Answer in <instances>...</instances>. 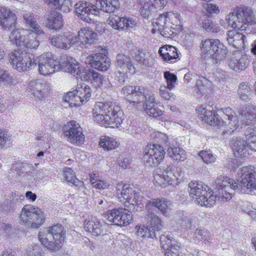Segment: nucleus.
<instances>
[{
    "label": "nucleus",
    "instance_id": "nucleus-31",
    "mask_svg": "<svg viewBox=\"0 0 256 256\" xmlns=\"http://www.w3.org/2000/svg\"><path fill=\"white\" fill-rule=\"evenodd\" d=\"M250 64L248 56L241 52H235L230 58L228 66L232 70L235 71L244 70Z\"/></svg>",
    "mask_w": 256,
    "mask_h": 256
},
{
    "label": "nucleus",
    "instance_id": "nucleus-7",
    "mask_svg": "<svg viewBox=\"0 0 256 256\" xmlns=\"http://www.w3.org/2000/svg\"><path fill=\"white\" fill-rule=\"evenodd\" d=\"M228 26L234 29L244 30L249 25L256 24V18L252 9L246 6L236 7L226 16Z\"/></svg>",
    "mask_w": 256,
    "mask_h": 256
},
{
    "label": "nucleus",
    "instance_id": "nucleus-36",
    "mask_svg": "<svg viewBox=\"0 0 256 256\" xmlns=\"http://www.w3.org/2000/svg\"><path fill=\"white\" fill-rule=\"evenodd\" d=\"M46 25L52 30H59L64 25L62 15L57 12H52L48 16L46 20Z\"/></svg>",
    "mask_w": 256,
    "mask_h": 256
},
{
    "label": "nucleus",
    "instance_id": "nucleus-50",
    "mask_svg": "<svg viewBox=\"0 0 256 256\" xmlns=\"http://www.w3.org/2000/svg\"><path fill=\"white\" fill-rule=\"evenodd\" d=\"M64 176L66 180L69 184H72L76 186H80L83 184L82 182L76 178L75 173L71 168H65L64 171Z\"/></svg>",
    "mask_w": 256,
    "mask_h": 256
},
{
    "label": "nucleus",
    "instance_id": "nucleus-61",
    "mask_svg": "<svg viewBox=\"0 0 256 256\" xmlns=\"http://www.w3.org/2000/svg\"><path fill=\"white\" fill-rule=\"evenodd\" d=\"M202 27L208 32H217L220 30V28L210 20H208L204 22Z\"/></svg>",
    "mask_w": 256,
    "mask_h": 256
},
{
    "label": "nucleus",
    "instance_id": "nucleus-20",
    "mask_svg": "<svg viewBox=\"0 0 256 256\" xmlns=\"http://www.w3.org/2000/svg\"><path fill=\"white\" fill-rule=\"evenodd\" d=\"M74 7L78 16L88 23L92 22L94 18L100 14L97 3L94 5L88 2H78Z\"/></svg>",
    "mask_w": 256,
    "mask_h": 256
},
{
    "label": "nucleus",
    "instance_id": "nucleus-9",
    "mask_svg": "<svg viewBox=\"0 0 256 256\" xmlns=\"http://www.w3.org/2000/svg\"><path fill=\"white\" fill-rule=\"evenodd\" d=\"M116 196L120 201L126 205L129 204L134 206L136 211L141 210L142 208L143 196L128 184L122 182L117 184Z\"/></svg>",
    "mask_w": 256,
    "mask_h": 256
},
{
    "label": "nucleus",
    "instance_id": "nucleus-32",
    "mask_svg": "<svg viewBox=\"0 0 256 256\" xmlns=\"http://www.w3.org/2000/svg\"><path fill=\"white\" fill-rule=\"evenodd\" d=\"M84 228L94 236L103 234L104 232V225L95 217H91L85 220Z\"/></svg>",
    "mask_w": 256,
    "mask_h": 256
},
{
    "label": "nucleus",
    "instance_id": "nucleus-54",
    "mask_svg": "<svg viewBox=\"0 0 256 256\" xmlns=\"http://www.w3.org/2000/svg\"><path fill=\"white\" fill-rule=\"evenodd\" d=\"M204 163L206 164H214L216 160V156L211 150H201L198 153Z\"/></svg>",
    "mask_w": 256,
    "mask_h": 256
},
{
    "label": "nucleus",
    "instance_id": "nucleus-5",
    "mask_svg": "<svg viewBox=\"0 0 256 256\" xmlns=\"http://www.w3.org/2000/svg\"><path fill=\"white\" fill-rule=\"evenodd\" d=\"M246 140L236 136L232 138L230 140V144L235 157H246L249 154V150L256 152V122L246 129Z\"/></svg>",
    "mask_w": 256,
    "mask_h": 256
},
{
    "label": "nucleus",
    "instance_id": "nucleus-55",
    "mask_svg": "<svg viewBox=\"0 0 256 256\" xmlns=\"http://www.w3.org/2000/svg\"><path fill=\"white\" fill-rule=\"evenodd\" d=\"M192 218L190 216L182 214L180 218L178 220V224L182 231H186L192 228Z\"/></svg>",
    "mask_w": 256,
    "mask_h": 256
},
{
    "label": "nucleus",
    "instance_id": "nucleus-23",
    "mask_svg": "<svg viewBox=\"0 0 256 256\" xmlns=\"http://www.w3.org/2000/svg\"><path fill=\"white\" fill-rule=\"evenodd\" d=\"M84 62L87 66L100 71H106L110 66V58L106 54L100 52L88 56Z\"/></svg>",
    "mask_w": 256,
    "mask_h": 256
},
{
    "label": "nucleus",
    "instance_id": "nucleus-45",
    "mask_svg": "<svg viewBox=\"0 0 256 256\" xmlns=\"http://www.w3.org/2000/svg\"><path fill=\"white\" fill-rule=\"evenodd\" d=\"M184 172L182 168L172 166V170L170 185L174 186L178 185L184 180Z\"/></svg>",
    "mask_w": 256,
    "mask_h": 256
},
{
    "label": "nucleus",
    "instance_id": "nucleus-19",
    "mask_svg": "<svg viewBox=\"0 0 256 256\" xmlns=\"http://www.w3.org/2000/svg\"><path fill=\"white\" fill-rule=\"evenodd\" d=\"M67 140L72 144H80L84 140V136L80 124L75 120L68 122L63 127Z\"/></svg>",
    "mask_w": 256,
    "mask_h": 256
},
{
    "label": "nucleus",
    "instance_id": "nucleus-27",
    "mask_svg": "<svg viewBox=\"0 0 256 256\" xmlns=\"http://www.w3.org/2000/svg\"><path fill=\"white\" fill-rule=\"evenodd\" d=\"M172 203L164 198H152L149 200L146 205V208L148 212H152V207L157 208L166 217H170L171 212Z\"/></svg>",
    "mask_w": 256,
    "mask_h": 256
},
{
    "label": "nucleus",
    "instance_id": "nucleus-8",
    "mask_svg": "<svg viewBox=\"0 0 256 256\" xmlns=\"http://www.w3.org/2000/svg\"><path fill=\"white\" fill-rule=\"evenodd\" d=\"M188 192L192 200L197 204L206 207L214 206L216 196L213 191L202 182L192 181L188 184Z\"/></svg>",
    "mask_w": 256,
    "mask_h": 256
},
{
    "label": "nucleus",
    "instance_id": "nucleus-3",
    "mask_svg": "<svg viewBox=\"0 0 256 256\" xmlns=\"http://www.w3.org/2000/svg\"><path fill=\"white\" fill-rule=\"evenodd\" d=\"M222 122L224 124L222 132L226 136L233 134L240 126V120L242 126H252L256 122V107L254 105L244 106L239 110V117L230 108L223 109Z\"/></svg>",
    "mask_w": 256,
    "mask_h": 256
},
{
    "label": "nucleus",
    "instance_id": "nucleus-6",
    "mask_svg": "<svg viewBox=\"0 0 256 256\" xmlns=\"http://www.w3.org/2000/svg\"><path fill=\"white\" fill-rule=\"evenodd\" d=\"M38 238L44 248L55 252L59 250L64 243L65 233L63 227L57 224L42 230Z\"/></svg>",
    "mask_w": 256,
    "mask_h": 256
},
{
    "label": "nucleus",
    "instance_id": "nucleus-35",
    "mask_svg": "<svg viewBox=\"0 0 256 256\" xmlns=\"http://www.w3.org/2000/svg\"><path fill=\"white\" fill-rule=\"evenodd\" d=\"M234 29L228 31L227 40L230 44L232 45L236 48H243L246 45L245 36L241 33Z\"/></svg>",
    "mask_w": 256,
    "mask_h": 256
},
{
    "label": "nucleus",
    "instance_id": "nucleus-59",
    "mask_svg": "<svg viewBox=\"0 0 256 256\" xmlns=\"http://www.w3.org/2000/svg\"><path fill=\"white\" fill-rule=\"evenodd\" d=\"M137 25V21L130 17H124L123 31L134 28Z\"/></svg>",
    "mask_w": 256,
    "mask_h": 256
},
{
    "label": "nucleus",
    "instance_id": "nucleus-22",
    "mask_svg": "<svg viewBox=\"0 0 256 256\" xmlns=\"http://www.w3.org/2000/svg\"><path fill=\"white\" fill-rule=\"evenodd\" d=\"M26 92L28 96H33L35 100H42L48 95V86L40 80L32 79L29 81Z\"/></svg>",
    "mask_w": 256,
    "mask_h": 256
},
{
    "label": "nucleus",
    "instance_id": "nucleus-18",
    "mask_svg": "<svg viewBox=\"0 0 256 256\" xmlns=\"http://www.w3.org/2000/svg\"><path fill=\"white\" fill-rule=\"evenodd\" d=\"M106 218L112 224L120 226H127L133 220L131 211L122 208L108 210Z\"/></svg>",
    "mask_w": 256,
    "mask_h": 256
},
{
    "label": "nucleus",
    "instance_id": "nucleus-63",
    "mask_svg": "<svg viewBox=\"0 0 256 256\" xmlns=\"http://www.w3.org/2000/svg\"><path fill=\"white\" fill-rule=\"evenodd\" d=\"M0 80L8 84L14 82L12 76L7 71L3 70H0Z\"/></svg>",
    "mask_w": 256,
    "mask_h": 256
},
{
    "label": "nucleus",
    "instance_id": "nucleus-60",
    "mask_svg": "<svg viewBox=\"0 0 256 256\" xmlns=\"http://www.w3.org/2000/svg\"><path fill=\"white\" fill-rule=\"evenodd\" d=\"M244 210L254 220L256 221V208H253L252 204L248 202L243 204Z\"/></svg>",
    "mask_w": 256,
    "mask_h": 256
},
{
    "label": "nucleus",
    "instance_id": "nucleus-51",
    "mask_svg": "<svg viewBox=\"0 0 256 256\" xmlns=\"http://www.w3.org/2000/svg\"><path fill=\"white\" fill-rule=\"evenodd\" d=\"M148 226L152 232L160 230L163 228V222L160 218L154 214H150Z\"/></svg>",
    "mask_w": 256,
    "mask_h": 256
},
{
    "label": "nucleus",
    "instance_id": "nucleus-26",
    "mask_svg": "<svg viewBox=\"0 0 256 256\" xmlns=\"http://www.w3.org/2000/svg\"><path fill=\"white\" fill-rule=\"evenodd\" d=\"M142 6L140 12L144 18H148L152 12L161 10L166 5V0H140Z\"/></svg>",
    "mask_w": 256,
    "mask_h": 256
},
{
    "label": "nucleus",
    "instance_id": "nucleus-46",
    "mask_svg": "<svg viewBox=\"0 0 256 256\" xmlns=\"http://www.w3.org/2000/svg\"><path fill=\"white\" fill-rule=\"evenodd\" d=\"M11 134L6 130L0 129V148L7 149L12 146Z\"/></svg>",
    "mask_w": 256,
    "mask_h": 256
},
{
    "label": "nucleus",
    "instance_id": "nucleus-47",
    "mask_svg": "<svg viewBox=\"0 0 256 256\" xmlns=\"http://www.w3.org/2000/svg\"><path fill=\"white\" fill-rule=\"evenodd\" d=\"M160 242L164 251L171 248L172 245L177 243L174 242L173 234L170 232H164L160 237Z\"/></svg>",
    "mask_w": 256,
    "mask_h": 256
},
{
    "label": "nucleus",
    "instance_id": "nucleus-16",
    "mask_svg": "<svg viewBox=\"0 0 256 256\" xmlns=\"http://www.w3.org/2000/svg\"><path fill=\"white\" fill-rule=\"evenodd\" d=\"M90 88L86 84H78L74 90L68 92L64 100L69 104L70 107H78L88 101L91 96Z\"/></svg>",
    "mask_w": 256,
    "mask_h": 256
},
{
    "label": "nucleus",
    "instance_id": "nucleus-53",
    "mask_svg": "<svg viewBox=\"0 0 256 256\" xmlns=\"http://www.w3.org/2000/svg\"><path fill=\"white\" fill-rule=\"evenodd\" d=\"M136 229V236L140 239L144 240L148 238H152L156 236L154 232H152L150 228H148L144 225L137 226Z\"/></svg>",
    "mask_w": 256,
    "mask_h": 256
},
{
    "label": "nucleus",
    "instance_id": "nucleus-4",
    "mask_svg": "<svg viewBox=\"0 0 256 256\" xmlns=\"http://www.w3.org/2000/svg\"><path fill=\"white\" fill-rule=\"evenodd\" d=\"M36 60L38 61V71L44 76H50L59 70L71 74L76 61L72 57L56 58L48 54H42Z\"/></svg>",
    "mask_w": 256,
    "mask_h": 256
},
{
    "label": "nucleus",
    "instance_id": "nucleus-15",
    "mask_svg": "<svg viewBox=\"0 0 256 256\" xmlns=\"http://www.w3.org/2000/svg\"><path fill=\"white\" fill-rule=\"evenodd\" d=\"M71 74L82 80L90 82L96 88L101 87L104 81L102 75L93 70H86L84 66L76 60L73 70L71 72Z\"/></svg>",
    "mask_w": 256,
    "mask_h": 256
},
{
    "label": "nucleus",
    "instance_id": "nucleus-13",
    "mask_svg": "<svg viewBox=\"0 0 256 256\" xmlns=\"http://www.w3.org/2000/svg\"><path fill=\"white\" fill-rule=\"evenodd\" d=\"M202 51L212 56L213 62L217 64L225 58L228 50L226 47L218 39H206L200 44Z\"/></svg>",
    "mask_w": 256,
    "mask_h": 256
},
{
    "label": "nucleus",
    "instance_id": "nucleus-42",
    "mask_svg": "<svg viewBox=\"0 0 256 256\" xmlns=\"http://www.w3.org/2000/svg\"><path fill=\"white\" fill-rule=\"evenodd\" d=\"M44 32L41 36H38L32 31H29V34L26 38L25 44L24 46L30 50H36L40 46V39L44 38Z\"/></svg>",
    "mask_w": 256,
    "mask_h": 256
},
{
    "label": "nucleus",
    "instance_id": "nucleus-1",
    "mask_svg": "<svg viewBox=\"0 0 256 256\" xmlns=\"http://www.w3.org/2000/svg\"><path fill=\"white\" fill-rule=\"evenodd\" d=\"M122 92L130 104L138 108L144 106L146 113L150 116L157 117L162 114L164 106L156 102L151 90L140 86H126Z\"/></svg>",
    "mask_w": 256,
    "mask_h": 256
},
{
    "label": "nucleus",
    "instance_id": "nucleus-43",
    "mask_svg": "<svg viewBox=\"0 0 256 256\" xmlns=\"http://www.w3.org/2000/svg\"><path fill=\"white\" fill-rule=\"evenodd\" d=\"M167 20L170 28L172 31L179 30L181 28V18L178 12H166Z\"/></svg>",
    "mask_w": 256,
    "mask_h": 256
},
{
    "label": "nucleus",
    "instance_id": "nucleus-17",
    "mask_svg": "<svg viewBox=\"0 0 256 256\" xmlns=\"http://www.w3.org/2000/svg\"><path fill=\"white\" fill-rule=\"evenodd\" d=\"M142 154L146 166L156 167L164 160L165 150L164 147L158 144H148L144 148Z\"/></svg>",
    "mask_w": 256,
    "mask_h": 256
},
{
    "label": "nucleus",
    "instance_id": "nucleus-38",
    "mask_svg": "<svg viewBox=\"0 0 256 256\" xmlns=\"http://www.w3.org/2000/svg\"><path fill=\"white\" fill-rule=\"evenodd\" d=\"M120 144V142L118 139L107 136H101L99 140L100 146L106 151L115 150Z\"/></svg>",
    "mask_w": 256,
    "mask_h": 256
},
{
    "label": "nucleus",
    "instance_id": "nucleus-58",
    "mask_svg": "<svg viewBox=\"0 0 256 256\" xmlns=\"http://www.w3.org/2000/svg\"><path fill=\"white\" fill-rule=\"evenodd\" d=\"M164 78L166 80V86H168V90H172L174 88V84L177 80L176 75L167 71L164 73Z\"/></svg>",
    "mask_w": 256,
    "mask_h": 256
},
{
    "label": "nucleus",
    "instance_id": "nucleus-14",
    "mask_svg": "<svg viewBox=\"0 0 256 256\" xmlns=\"http://www.w3.org/2000/svg\"><path fill=\"white\" fill-rule=\"evenodd\" d=\"M20 222L32 228H38L46 220L44 212L38 207L25 205L22 210Z\"/></svg>",
    "mask_w": 256,
    "mask_h": 256
},
{
    "label": "nucleus",
    "instance_id": "nucleus-11",
    "mask_svg": "<svg viewBox=\"0 0 256 256\" xmlns=\"http://www.w3.org/2000/svg\"><path fill=\"white\" fill-rule=\"evenodd\" d=\"M9 62L12 68L17 71H28L36 66V60L24 49L18 48L9 55Z\"/></svg>",
    "mask_w": 256,
    "mask_h": 256
},
{
    "label": "nucleus",
    "instance_id": "nucleus-28",
    "mask_svg": "<svg viewBox=\"0 0 256 256\" xmlns=\"http://www.w3.org/2000/svg\"><path fill=\"white\" fill-rule=\"evenodd\" d=\"M17 16L8 7H0V26L4 29L10 30L16 26Z\"/></svg>",
    "mask_w": 256,
    "mask_h": 256
},
{
    "label": "nucleus",
    "instance_id": "nucleus-21",
    "mask_svg": "<svg viewBox=\"0 0 256 256\" xmlns=\"http://www.w3.org/2000/svg\"><path fill=\"white\" fill-rule=\"evenodd\" d=\"M116 76L120 82H124L128 74L134 72V68L129 56L118 54L116 56Z\"/></svg>",
    "mask_w": 256,
    "mask_h": 256
},
{
    "label": "nucleus",
    "instance_id": "nucleus-64",
    "mask_svg": "<svg viewBox=\"0 0 256 256\" xmlns=\"http://www.w3.org/2000/svg\"><path fill=\"white\" fill-rule=\"evenodd\" d=\"M204 8L206 11L209 14H218L220 12L219 6L213 3H208L204 5Z\"/></svg>",
    "mask_w": 256,
    "mask_h": 256
},
{
    "label": "nucleus",
    "instance_id": "nucleus-48",
    "mask_svg": "<svg viewBox=\"0 0 256 256\" xmlns=\"http://www.w3.org/2000/svg\"><path fill=\"white\" fill-rule=\"evenodd\" d=\"M75 42V36L72 34L70 32L62 33V49L68 50L73 46H76Z\"/></svg>",
    "mask_w": 256,
    "mask_h": 256
},
{
    "label": "nucleus",
    "instance_id": "nucleus-30",
    "mask_svg": "<svg viewBox=\"0 0 256 256\" xmlns=\"http://www.w3.org/2000/svg\"><path fill=\"white\" fill-rule=\"evenodd\" d=\"M172 170V165H168L162 168L155 170L153 173L154 184L164 187L166 184L170 185Z\"/></svg>",
    "mask_w": 256,
    "mask_h": 256
},
{
    "label": "nucleus",
    "instance_id": "nucleus-29",
    "mask_svg": "<svg viewBox=\"0 0 256 256\" xmlns=\"http://www.w3.org/2000/svg\"><path fill=\"white\" fill-rule=\"evenodd\" d=\"M210 106L202 105L197 108L196 110L200 118L210 126H219L221 124L219 116L212 112Z\"/></svg>",
    "mask_w": 256,
    "mask_h": 256
},
{
    "label": "nucleus",
    "instance_id": "nucleus-41",
    "mask_svg": "<svg viewBox=\"0 0 256 256\" xmlns=\"http://www.w3.org/2000/svg\"><path fill=\"white\" fill-rule=\"evenodd\" d=\"M167 152L168 156L173 160L182 162L186 158V151L182 148L178 146H170L167 150Z\"/></svg>",
    "mask_w": 256,
    "mask_h": 256
},
{
    "label": "nucleus",
    "instance_id": "nucleus-57",
    "mask_svg": "<svg viewBox=\"0 0 256 256\" xmlns=\"http://www.w3.org/2000/svg\"><path fill=\"white\" fill-rule=\"evenodd\" d=\"M196 238L200 240L210 242L212 240L211 234L206 230L197 229L195 232Z\"/></svg>",
    "mask_w": 256,
    "mask_h": 256
},
{
    "label": "nucleus",
    "instance_id": "nucleus-49",
    "mask_svg": "<svg viewBox=\"0 0 256 256\" xmlns=\"http://www.w3.org/2000/svg\"><path fill=\"white\" fill-rule=\"evenodd\" d=\"M124 17L116 15L110 16L107 20V24L112 28L118 31H123Z\"/></svg>",
    "mask_w": 256,
    "mask_h": 256
},
{
    "label": "nucleus",
    "instance_id": "nucleus-62",
    "mask_svg": "<svg viewBox=\"0 0 256 256\" xmlns=\"http://www.w3.org/2000/svg\"><path fill=\"white\" fill-rule=\"evenodd\" d=\"M168 86H161L159 89L160 96L166 100H170L174 96V94L169 92Z\"/></svg>",
    "mask_w": 256,
    "mask_h": 256
},
{
    "label": "nucleus",
    "instance_id": "nucleus-56",
    "mask_svg": "<svg viewBox=\"0 0 256 256\" xmlns=\"http://www.w3.org/2000/svg\"><path fill=\"white\" fill-rule=\"evenodd\" d=\"M165 256H183L180 244H174L171 248L166 250Z\"/></svg>",
    "mask_w": 256,
    "mask_h": 256
},
{
    "label": "nucleus",
    "instance_id": "nucleus-12",
    "mask_svg": "<svg viewBox=\"0 0 256 256\" xmlns=\"http://www.w3.org/2000/svg\"><path fill=\"white\" fill-rule=\"evenodd\" d=\"M216 189L218 192L216 199L226 202L230 200L234 195V191L238 188V182L226 176H220L215 180Z\"/></svg>",
    "mask_w": 256,
    "mask_h": 256
},
{
    "label": "nucleus",
    "instance_id": "nucleus-52",
    "mask_svg": "<svg viewBox=\"0 0 256 256\" xmlns=\"http://www.w3.org/2000/svg\"><path fill=\"white\" fill-rule=\"evenodd\" d=\"M238 91V94L242 100L246 101L251 98L252 89L248 84L242 83L240 84Z\"/></svg>",
    "mask_w": 256,
    "mask_h": 256
},
{
    "label": "nucleus",
    "instance_id": "nucleus-2",
    "mask_svg": "<svg viewBox=\"0 0 256 256\" xmlns=\"http://www.w3.org/2000/svg\"><path fill=\"white\" fill-rule=\"evenodd\" d=\"M94 121L105 127L120 128L124 120L120 107L112 102H97L92 110Z\"/></svg>",
    "mask_w": 256,
    "mask_h": 256
},
{
    "label": "nucleus",
    "instance_id": "nucleus-44",
    "mask_svg": "<svg viewBox=\"0 0 256 256\" xmlns=\"http://www.w3.org/2000/svg\"><path fill=\"white\" fill-rule=\"evenodd\" d=\"M49 7L52 8L57 9L60 8L61 10L67 12L70 10V0H44Z\"/></svg>",
    "mask_w": 256,
    "mask_h": 256
},
{
    "label": "nucleus",
    "instance_id": "nucleus-40",
    "mask_svg": "<svg viewBox=\"0 0 256 256\" xmlns=\"http://www.w3.org/2000/svg\"><path fill=\"white\" fill-rule=\"evenodd\" d=\"M99 10L108 13L114 12L120 7L118 0H97Z\"/></svg>",
    "mask_w": 256,
    "mask_h": 256
},
{
    "label": "nucleus",
    "instance_id": "nucleus-33",
    "mask_svg": "<svg viewBox=\"0 0 256 256\" xmlns=\"http://www.w3.org/2000/svg\"><path fill=\"white\" fill-rule=\"evenodd\" d=\"M158 53L163 60L168 63L174 62L178 58L176 48L172 46L164 45L160 47Z\"/></svg>",
    "mask_w": 256,
    "mask_h": 256
},
{
    "label": "nucleus",
    "instance_id": "nucleus-34",
    "mask_svg": "<svg viewBox=\"0 0 256 256\" xmlns=\"http://www.w3.org/2000/svg\"><path fill=\"white\" fill-rule=\"evenodd\" d=\"M29 34V30L24 28L14 30L9 36L10 41L16 46H24L26 38Z\"/></svg>",
    "mask_w": 256,
    "mask_h": 256
},
{
    "label": "nucleus",
    "instance_id": "nucleus-25",
    "mask_svg": "<svg viewBox=\"0 0 256 256\" xmlns=\"http://www.w3.org/2000/svg\"><path fill=\"white\" fill-rule=\"evenodd\" d=\"M74 36L76 46L83 48L87 44H93L96 40L98 34L90 28H83Z\"/></svg>",
    "mask_w": 256,
    "mask_h": 256
},
{
    "label": "nucleus",
    "instance_id": "nucleus-10",
    "mask_svg": "<svg viewBox=\"0 0 256 256\" xmlns=\"http://www.w3.org/2000/svg\"><path fill=\"white\" fill-rule=\"evenodd\" d=\"M238 182L242 194H253L256 192V168L244 166L237 172Z\"/></svg>",
    "mask_w": 256,
    "mask_h": 256
},
{
    "label": "nucleus",
    "instance_id": "nucleus-37",
    "mask_svg": "<svg viewBox=\"0 0 256 256\" xmlns=\"http://www.w3.org/2000/svg\"><path fill=\"white\" fill-rule=\"evenodd\" d=\"M24 24L30 28L29 31H32L38 36H41L44 34V30L42 27L38 24L36 18L33 14L26 12L24 14Z\"/></svg>",
    "mask_w": 256,
    "mask_h": 256
},
{
    "label": "nucleus",
    "instance_id": "nucleus-39",
    "mask_svg": "<svg viewBox=\"0 0 256 256\" xmlns=\"http://www.w3.org/2000/svg\"><path fill=\"white\" fill-rule=\"evenodd\" d=\"M196 84L193 87V91L196 94L201 95L211 88L212 82L205 77L197 76Z\"/></svg>",
    "mask_w": 256,
    "mask_h": 256
},
{
    "label": "nucleus",
    "instance_id": "nucleus-24",
    "mask_svg": "<svg viewBox=\"0 0 256 256\" xmlns=\"http://www.w3.org/2000/svg\"><path fill=\"white\" fill-rule=\"evenodd\" d=\"M152 25L153 28L151 32L153 34L158 32L162 36L167 38H171L176 34L175 32L170 28L166 12L161 14L157 18L154 19Z\"/></svg>",
    "mask_w": 256,
    "mask_h": 256
}]
</instances>
